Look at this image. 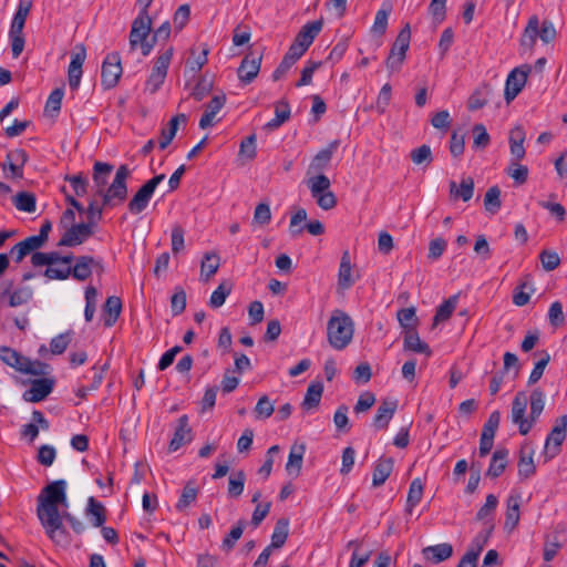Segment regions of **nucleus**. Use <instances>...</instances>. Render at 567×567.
Returning <instances> with one entry per match:
<instances>
[{"instance_id": "nucleus-1", "label": "nucleus", "mask_w": 567, "mask_h": 567, "mask_svg": "<svg viewBox=\"0 0 567 567\" xmlns=\"http://www.w3.org/2000/svg\"><path fill=\"white\" fill-rule=\"evenodd\" d=\"M66 482L58 480L48 484L38 496L37 516L48 537L60 544L66 538V529L61 525L59 506L68 505Z\"/></svg>"}, {"instance_id": "nucleus-2", "label": "nucleus", "mask_w": 567, "mask_h": 567, "mask_svg": "<svg viewBox=\"0 0 567 567\" xmlns=\"http://www.w3.org/2000/svg\"><path fill=\"white\" fill-rule=\"evenodd\" d=\"M113 165L104 162H95L93 165L92 179L95 187V195L103 199V206L113 208L123 204L128 194L127 179L131 176V169L123 164L116 169L113 182L106 187Z\"/></svg>"}, {"instance_id": "nucleus-3", "label": "nucleus", "mask_w": 567, "mask_h": 567, "mask_svg": "<svg viewBox=\"0 0 567 567\" xmlns=\"http://www.w3.org/2000/svg\"><path fill=\"white\" fill-rule=\"evenodd\" d=\"M545 394L536 388L530 395L523 391L516 393L512 402L511 419L518 426L522 435H527L539 419L545 408Z\"/></svg>"}, {"instance_id": "nucleus-4", "label": "nucleus", "mask_w": 567, "mask_h": 567, "mask_svg": "<svg viewBox=\"0 0 567 567\" xmlns=\"http://www.w3.org/2000/svg\"><path fill=\"white\" fill-rule=\"evenodd\" d=\"M354 323L343 310L336 309L327 323L329 344L336 350H343L352 341Z\"/></svg>"}, {"instance_id": "nucleus-5", "label": "nucleus", "mask_w": 567, "mask_h": 567, "mask_svg": "<svg viewBox=\"0 0 567 567\" xmlns=\"http://www.w3.org/2000/svg\"><path fill=\"white\" fill-rule=\"evenodd\" d=\"M32 8V0H19L18 10L13 16L9 38L11 41L12 55L18 58L24 49V34L23 28L25 24L27 17L29 16Z\"/></svg>"}, {"instance_id": "nucleus-6", "label": "nucleus", "mask_w": 567, "mask_h": 567, "mask_svg": "<svg viewBox=\"0 0 567 567\" xmlns=\"http://www.w3.org/2000/svg\"><path fill=\"white\" fill-rule=\"evenodd\" d=\"M566 431L567 415L564 414L555 420V424L545 440L543 455L546 462L560 453L561 444L566 439Z\"/></svg>"}, {"instance_id": "nucleus-7", "label": "nucleus", "mask_w": 567, "mask_h": 567, "mask_svg": "<svg viewBox=\"0 0 567 567\" xmlns=\"http://www.w3.org/2000/svg\"><path fill=\"white\" fill-rule=\"evenodd\" d=\"M165 179L164 174H159L148 179L134 194L127 204V209L133 215L141 214L148 205L156 187Z\"/></svg>"}, {"instance_id": "nucleus-8", "label": "nucleus", "mask_w": 567, "mask_h": 567, "mask_svg": "<svg viewBox=\"0 0 567 567\" xmlns=\"http://www.w3.org/2000/svg\"><path fill=\"white\" fill-rule=\"evenodd\" d=\"M123 69L121 64V56L118 52H112L106 55L102 63L101 70V85L104 90L115 87L122 75Z\"/></svg>"}, {"instance_id": "nucleus-9", "label": "nucleus", "mask_w": 567, "mask_h": 567, "mask_svg": "<svg viewBox=\"0 0 567 567\" xmlns=\"http://www.w3.org/2000/svg\"><path fill=\"white\" fill-rule=\"evenodd\" d=\"M411 39L410 25L405 24L404 28L399 32L390 54L386 59V66L391 71L398 70L403 60L405 59L406 50L409 49Z\"/></svg>"}, {"instance_id": "nucleus-10", "label": "nucleus", "mask_w": 567, "mask_h": 567, "mask_svg": "<svg viewBox=\"0 0 567 567\" xmlns=\"http://www.w3.org/2000/svg\"><path fill=\"white\" fill-rule=\"evenodd\" d=\"M530 71L532 66L528 64H524L511 71L504 90V97L507 103L512 102L520 93Z\"/></svg>"}, {"instance_id": "nucleus-11", "label": "nucleus", "mask_w": 567, "mask_h": 567, "mask_svg": "<svg viewBox=\"0 0 567 567\" xmlns=\"http://www.w3.org/2000/svg\"><path fill=\"white\" fill-rule=\"evenodd\" d=\"M262 53L249 52L241 60L237 74L244 84H250L258 75L261 66Z\"/></svg>"}, {"instance_id": "nucleus-12", "label": "nucleus", "mask_w": 567, "mask_h": 567, "mask_svg": "<svg viewBox=\"0 0 567 567\" xmlns=\"http://www.w3.org/2000/svg\"><path fill=\"white\" fill-rule=\"evenodd\" d=\"M94 234L93 227L86 223L74 224L68 228L58 243L59 247H74L83 244Z\"/></svg>"}, {"instance_id": "nucleus-13", "label": "nucleus", "mask_w": 567, "mask_h": 567, "mask_svg": "<svg viewBox=\"0 0 567 567\" xmlns=\"http://www.w3.org/2000/svg\"><path fill=\"white\" fill-rule=\"evenodd\" d=\"M86 58L84 44H76L71 55V62L68 69L69 85L72 90H76L82 78V65Z\"/></svg>"}, {"instance_id": "nucleus-14", "label": "nucleus", "mask_w": 567, "mask_h": 567, "mask_svg": "<svg viewBox=\"0 0 567 567\" xmlns=\"http://www.w3.org/2000/svg\"><path fill=\"white\" fill-rule=\"evenodd\" d=\"M53 386L54 381L51 379H35L31 382L30 389L22 394V398L25 402H40L52 392Z\"/></svg>"}, {"instance_id": "nucleus-15", "label": "nucleus", "mask_w": 567, "mask_h": 567, "mask_svg": "<svg viewBox=\"0 0 567 567\" xmlns=\"http://www.w3.org/2000/svg\"><path fill=\"white\" fill-rule=\"evenodd\" d=\"M0 359L2 360L3 363L16 369L19 372L37 373V371L30 369L28 358L21 355L18 351L9 347H0Z\"/></svg>"}, {"instance_id": "nucleus-16", "label": "nucleus", "mask_w": 567, "mask_h": 567, "mask_svg": "<svg viewBox=\"0 0 567 567\" xmlns=\"http://www.w3.org/2000/svg\"><path fill=\"white\" fill-rule=\"evenodd\" d=\"M340 145V142L338 140H334L330 142L327 147L322 148L317 153V155L312 158L308 173H320L324 171L329 164L330 161L334 154V152L338 150Z\"/></svg>"}, {"instance_id": "nucleus-17", "label": "nucleus", "mask_w": 567, "mask_h": 567, "mask_svg": "<svg viewBox=\"0 0 567 567\" xmlns=\"http://www.w3.org/2000/svg\"><path fill=\"white\" fill-rule=\"evenodd\" d=\"M323 19L315 20L305 24L297 33L293 42L298 45L309 49L317 35L321 32Z\"/></svg>"}, {"instance_id": "nucleus-18", "label": "nucleus", "mask_w": 567, "mask_h": 567, "mask_svg": "<svg viewBox=\"0 0 567 567\" xmlns=\"http://www.w3.org/2000/svg\"><path fill=\"white\" fill-rule=\"evenodd\" d=\"M398 409V401L385 399L379 405L373 419V426L377 430L386 429Z\"/></svg>"}, {"instance_id": "nucleus-19", "label": "nucleus", "mask_w": 567, "mask_h": 567, "mask_svg": "<svg viewBox=\"0 0 567 567\" xmlns=\"http://www.w3.org/2000/svg\"><path fill=\"white\" fill-rule=\"evenodd\" d=\"M152 30V19L150 16H138L132 23L130 33V44L134 49L140 41L147 39Z\"/></svg>"}, {"instance_id": "nucleus-20", "label": "nucleus", "mask_w": 567, "mask_h": 567, "mask_svg": "<svg viewBox=\"0 0 567 567\" xmlns=\"http://www.w3.org/2000/svg\"><path fill=\"white\" fill-rule=\"evenodd\" d=\"M534 449L528 444L522 445L518 458V476L520 480H527L536 473V465L534 463Z\"/></svg>"}, {"instance_id": "nucleus-21", "label": "nucleus", "mask_w": 567, "mask_h": 567, "mask_svg": "<svg viewBox=\"0 0 567 567\" xmlns=\"http://www.w3.org/2000/svg\"><path fill=\"white\" fill-rule=\"evenodd\" d=\"M12 282L9 284V287L1 292V298H8V306L11 308H16L22 305L28 303L33 298V290L25 286L20 287L14 290H11Z\"/></svg>"}, {"instance_id": "nucleus-22", "label": "nucleus", "mask_w": 567, "mask_h": 567, "mask_svg": "<svg viewBox=\"0 0 567 567\" xmlns=\"http://www.w3.org/2000/svg\"><path fill=\"white\" fill-rule=\"evenodd\" d=\"M192 441V429L188 424V416L182 415L178 419V425L175 430L174 436L169 442L168 449L171 452L177 451L181 446Z\"/></svg>"}, {"instance_id": "nucleus-23", "label": "nucleus", "mask_w": 567, "mask_h": 567, "mask_svg": "<svg viewBox=\"0 0 567 567\" xmlns=\"http://www.w3.org/2000/svg\"><path fill=\"white\" fill-rule=\"evenodd\" d=\"M226 95L224 93L215 95L207 103L206 110L199 120V127L205 130L214 124L216 114L224 107Z\"/></svg>"}, {"instance_id": "nucleus-24", "label": "nucleus", "mask_w": 567, "mask_h": 567, "mask_svg": "<svg viewBox=\"0 0 567 567\" xmlns=\"http://www.w3.org/2000/svg\"><path fill=\"white\" fill-rule=\"evenodd\" d=\"M458 298L460 292L451 296L437 307L435 315L433 317L431 329L437 328L439 324L447 321L451 318L452 313L456 309Z\"/></svg>"}, {"instance_id": "nucleus-25", "label": "nucleus", "mask_w": 567, "mask_h": 567, "mask_svg": "<svg viewBox=\"0 0 567 567\" xmlns=\"http://www.w3.org/2000/svg\"><path fill=\"white\" fill-rule=\"evenodd\" d=\"M474 195V179L472 177L462 178L460 185L454 181L450 182V196L452 199H462L468 202Z\"/></svg>"}, {"instance_id": "nucleus-26", "label": "nucleus", "mask_w": 567, "mask_h": 567, "mask_svg": "<svg viewBox=\"0 0 567 567\" xmlns=\"http://www.w3.org/2000/svg\"><path fill=\"white\" fill-rule=\"evenodd\" d=\"M85 515L94 527H102L106 522V508L93 496L87 499Z\"/></svg>"}, {"instance_id": "nucleus-27", "label": "nucleus", "mask_w": 567, "mask_h": 567, "mask_svg": "<svg viewBox=\"0 0 567 567\" xmlns=\"http://www.w3.org/2000/svg\"><path fill=\"white\" fill-rule=\"evenodd\" d=\"M520 495H509L507 498V508L505 514L504 528L512 532L519 522Z\"/></svg>"}, {"instance_id": "nucleus-28", "label": "nucleus", "mask_w": 567, "mask_h": 567, "mask_svg": "<svg viewBox=\"0 0 567 567\" xmlns=\"http://www.w3.org/2000/svg\"><path fill=\"white\" fill-rule=\"evenodd\" d=\"M122 312V300L117 296H110L103 305L104 326L112 327Z\"/></svg>"}, {"instance_id": "nucleus-29", "label": "nucleus", "mask_w": 567, "mask_h": 567, "mask_svg": "<svg viewBox=\"0 0 567 567\" xmlns=\"http://www.w3.org/2000/svg\"><path fill=\"white\" fill-rule=\"evenodd\" d=\"M393 458L392 457H380L373 468L372 485L374 487L381 486L385 483L388 477L393 471Z\"/></svg>"}, {"instance_id": "nucleus-30", "label": "nucleus", "mask_w": 567, "mask_h": 567, "mask_svg": "<svg viewBox=\"0 0 567 567\" xmlns=\"http://www.w3.org/2000/svg\"><path fill=\"white\" fill-rule=\"evenodd\" d=\"M508 451L506 449L496 450L491 458L486 476L497 478L503 474L507 466Z\"/></svg>"}, {"instance_id": "nucleus-31", "label": "nucleus", "mask_w": 567, "mask_h": 567, "mask_svg": "<svg viewBox=\"0 0 567 567\" xmlns=\"http://www.w3.org/2000/svg\"><path fill=\"white\" fill-rule=\"evenodd\" d=\"M290 113L291 110L287 100L277 101L275 103V117L265 125V128L269 131L279 128L290 118Z\"/></svg>"}, {"instance_id": "nucleus-32", "label": "nucleus", "mask_w": 567, "mask_h": 567, "mask_svg": "<svg viewBox=\"0 0 567 567\" xmlns=\"http://www.w3.org/2000/svg\"><path fill=\"white\" fill-rule=\"evenodd\" d=\"M93 256L83 255L75 258V264L71 267V276L79 281H84L92 275Z\"/></svg>"}, {"instance_id": "nucleus-33", "label": "nucleus", "mask_w": 567, "mask_h": 567, "mask_svg": "<svg viewBox=\"0 0 567 567\" xmlns=\"http://www.w3.org/2000/svg\"><path fill=\"white\" fill-rule=\"evenodd\" d=\"M493 89L489 84L483 83L480 85L468 97L467 109L470 111H477L484 107L489 100Z\"/></svg>"}, {"instance_id": "nucleus-34", "label": "nucleus", "mask_w": 567, "mask_h": 567, "mask_svg": "<svg viewBox=\"0 0 567 567\" xmlns=\"http://www.w3.org/2000/svg\"><path fill=\"white\" fill-rule=\"evenodd\" d=\"M305 451V444H293L291 446L288 456V462L286 464V471L288 472L289 475H293L295 477H297L300 474Z\"/></svg>"}, {"instance_id": "nucleus-35", "label": "nucleus", "mask_w": 567, "mask_h": 567, "mask_svg": "<svg viewBox=\"0 0 567 567\" xmlns=\"http://www.w3.org/2000/svg\"><path fill=\"white\" fill-rule=\"evenodd\" d=\"M353 284L354 279L352 278V266L350 255L348 251H344L340 260L338 285L342 289H349Z\"/></svg>"}, {"instance_id": "nucleus-36", "label": "nucleus", "mask_w": 567, "mask_h": 567, "mask_svg": "<svg viewBox=\"0 0 567 567\" xmlns=\"http://www.w3.org/2000/svg\"><path fill=\"white\" fill-rule=\"evenodd\" d=\"M525 132L522 127H515L509 134L511 154L514 157L513 162H518L524 158L526 152L524 148Z\"/></svg>"}, {"instance_id": "nucleus-37", "label": "nucleus", "mask_w": 567, "mask_h": 567, "mask_svg": "<svg viewBox=\"0 0 567 567\" xmlns=\"http://www.w3.org/2000/svg\"><path fill=\"white\" fill-rule=\"evenodd\" d=\"M289 534V519L286 517L279 518L276 522L272 535H271V543L269 545L272 549H279L281 548L288 538Z\"/></svg>"}, {"instance_id": "nucleus-38", "label": "nucleus", "mask_w": 567, "mask_h": 567, "mask_svg": "<svg viewBox=\"0 0 567 567\" xmlns=\"http://www.w3.org/2000/svg\"><path fill=\"white\" fill-rule=\"evenodd\" d=\"M220 258L216 252H206L200 264V278L207 282L218 270Z\"/></svg>"}, {"instance_id": "nucleus-39", "label": "nucleus", "mask_w": 567, "mask_h": 567, "mask_svg": "<svg viewBox=\"0 0 567 567\" xmlns=\"http://www.w3.org/2000/svg\"><path fill=\"white\" fill-rule=\"evenodd\" d=\"M322 393L323 384L320 381L311 382L302 401V408L306 410L316 409L320 404Z\"/></svg>"}, {"instance_id": "nucleus-40", "label": "nucleus", "mask_w": 567, "mask_h": 567, "mask_svg": "<svg viewBox=\"0 0 567 567\" xmlns=\"http://www.w3.org/2000/svg\"><path fill=\"white\" fill-rule=\"evenodd\" d=\"M538 28H539L538 17L532 16L528 19L527 25L525 27V30L520 38V45L523 48L532 49L535 45L537 37H539Z\"/></svg>"}, {"instance_id": "nucleus-41", "label": "nucleus", "mask_w": 567, "mask_h": 567, "mask_svg": "<svg viewBox=\"0 0 567 567\" xmlns=\"http://www.w3.org/2000/svg\"><path fill=\"white\" fill-rule=\"evenodd\" d=\"M453 555V546L450 543H442L427 546V560L433 564H440L447 560Z\"/></svg>"}, {"instance_id": "nucleus-42", "label": "nucleus", "mask_w": 567, "mask_h": 567, "mask_svg": "<svg viewBox=\"0 0 567 567\" xmlns=\"http://www.w3.org/2000/svg\"><path fill=\"white\" fill-rule=\"evenodd\" d=\"M13 205L18 210L34 213L37 209V198L33 193L20 192L12 198Z\"/></svg>"}, {"instance_id": "nucleus-43", "label": "nucleus", "mask_w": 567, "mask_h": 567, "mask_svg": "<svg viewBox=\"0 0 567 567\" xmlns=\"http://www.w3.org/2000/svg\"><path fill=\"white\" fill-rule=\"evenodd\" d=\"M392 11V6L389 2L382 4V8L378 10L373 25L371 28L372 33L383 35L386 31L388 19Z\"/></svg>"}, {"instance_id": "nucleus-44", "label": "nucleus", "mask_w": 567, "mask_h": 567, "mask_svg": "<svg viewBox=\"0 0 567 567\" xmlns=\"http://www.w3.org/2000/svg\"><path fill=\"white\" fill-rule=\"evenodd\" d=\"M195 49H192L190 50V54H192V58H189L187 61H186V70H189L190 72L193 73H196L198 72L208 61V53H209V48L207 44H202L200 45V52L195 55Z\"/></svg>"}, {"instance_id": "nucleus-45", "label": "nucleus", "mask_w": 567, "mask_h": 567, "mask_svg": "<svg viewBox=\"0 0 567 567\" xmlns=\"http://www.w3.org/2000/svg\"><path fill=\"white\" fill-rule=\"evenodd\" d=\"M525 281H523L515 290L513 295V302L517 307H523L529 302L530 299V292H534V289L532 287V277L530 275H526Z\"/></svg>"}, {"instance_id": "nucleus-46", "label": "nucleus", "mask_w": 567, "mask_h": 567, "mask_svg": "<svg viewBox=\"0 0 567 567\" xmlns=\"http://www.w3.org/2000/svg\"><path fill=\"white\" fill-rule=\"evenodd\" d=\"M423 496V484L421 478H415L412 481L408 498H406V513L412 514L413 508L421 502Z\"/></svg>"}, {"instance_id": "nucleus-47", "label": "nucleus", "mask_w": 567, "mask_h": 567, "mask_svg": "<svg viewBox=\"0 0 567 567\" xmlns=\"http://www.w3.org/2000/svg\"><path fill=\"white\" fill-rule=\"evenodd\" d=\"M197 494L198 488L194 485V482H187L176 504V509L178 512L185 511L192 503L196 501Z\"/></svg>"}, {"instance_id": "nucleus-48", "label": "nucleus", "mask_w": 567, "mask_h": 567, "mask_svg": "<svg viewBox=\"0 0 567 567\" xmlns=\"http://www.w3.org/2000/svg\"><path fill=\"white\" fill-rule=\"evenodd\" d=\"M246 474L244 471L234 472L228 480V495L233 498L239 497L245 487Z\"/></svg>"}, {"instance_id": "nucleus-49", "label": "nucleus", "mask_w": 567, "mask_h": 567, "mask_svg": "<svg viewBox=\"0 0 567 567\" xmlns=\"http://www.w3.org/2000/svg\"><path fill=\"white\" fill-rule=\"evenodd\" d=\"M398 321L403 331L416 329L419 319L413 307L400 309L396 313Z\"/></svg>"}, {"instance_id": "nucleus-50", "label": "nucleus", "mask_w": 567, "mask_h": 567, "mask_svg": "<svg viewBox=\"0 0 567 567\" xmlns=\"http://www.w3.org/2000/svg\"><path fill=\"white\" fill-rule=\"evenodd\" d=\"M484 206L485 209L493 215L499 210L502 202L498 186H492L487 189L484 196Z\"/></svg>"}, {"instance_id": "nucleus-51", "label": "nucleus", "mask_w": 567, "mask_h": 567, "mask_svg": "<svg viewBox=\"0 0 567 567\" xmlns=\"http://www.w3.org/2000/svg\"><path fill=\"white\" fill-rule=\"evenodd\" d=\"M307 185L310 189V193L313 196H317V195H320L321 193H326L328 190H330V179L323 175V174H318L317 176L315 177H311L307 181Z\"/></svg>"}, {"instance_id": "nucleus-52", "label": "nucleus", "mask_w": 567, "mask_h": 567, "mask_svg": "<svg viewBox=\"0 0 567 567\" xmlns=\"http://www.w3.org/2000/svg\"><path fill=\"white\" fill-rule=\"evenodd\" d=\"M174 49L169 47L165 52H163L155 61L152 73L161 75L166 79L167 70L171 64L173 58Z\"/></svg>"}, {"instance_id": "nucleus-53", "label": "nucleus", "mask_w": 567, "mask_h": 567, "mask_svg": "<svg viewBox=\"0 0 567 567\" xmlns=\"http://www.w3.org/2000/svg\"><path fill=\"white\" fill-rule=\"evenodd\" d=\"M247 523L245 519H239L237 525L234 526L229 534L223 539V548L227 551L231 550L236 542L241 537Z\"/></svg>"}, {"instance_id": "nucleus-54", "label": "nucleus", "mask_w": 567, "mask_h": 567, "mask_svg": "<svg viewBox=\"0 0 567 567\" xmlns=\"http://www.w3.org/2000/svg\"><path fill=\"white\" fill-rule=\"evenodd\" d=\"M231 292V285L221 282L212 293L209 306L214 309L221 307Z\"/></svg>"}, {"instance_id": "nucleus-55", "label": "nucleus", "mask_w": 567, "mask_h": 567, "mask_svg": "<svg viewBox=\"0 0 567 567\" xmlns=\"http://www.w3.org/2000/svg\"><path fill=\"white\" fill-rule=\"evenodd\" d=\"M404 350L425 352V344L420 340L416 329L404 331Z\"/></svg>"}, {"instance_id": "nucleus-56", "label": "nucleus", "mask_w": 567, "mask_h": 567, "mask_svg": "<svg viewBox=\"0 0 567 567\" xmlns=\"http://www.w3.org/2000/svg\"><path fill=\"white\" fill-rule=\"evenodd\" d=\"M238 155L239 157H244L247 161H252L256 157L257 150L255 134H251L241 141Z\"/></svg>"}, {"instance_id": "nucleus-57", "label": "nucleus", "mask_w": 567, "mask_h": 567, "mask_svg": "<svg viewBox=\"0 0 567 567\" xmlns=\"http://www.w3.org/2000/svg\"><path fill=\"white\" fill-rule=\"evenodd\" d=\"M473 147L484 150L491 142L489 134L483 124H475L473 126Z\"/></svg>"}, {"instance_id": "nucleus-58", "label": "nucleus", "mask_w": 567, "mask_h": 567, "mask_svg": "<svg viewBox=\"0 0 567 567\" xmlns=\"http://www.w3.org/2000/svg\"><path fill=\"white\" fill-rule=\"evenodd\" d=\"M539 354L542 355V358L535 363V367L532 370V373L528 378V384H534L538 382V380H540V378L544 374L546 365L550 361V355L547 351H542L539 352Z\"/></svg>"}, {"instance_id": "nucleus-59", "label": "nucleus", "mask_w": 567, "mask_h": 567, "mask_svg": "<svg viewBox=\"0 0 567 567\" xmlns=\"http://www.w3.org/2000/svg\"><path fill=\"white\" fill-rule=\"evenodd\" d=\"M506 173L515 181L516 184H525L528 178V168L518 162H511Z\"/></svg>"}, {"instance_id": "nucleus-60", "label": "nucleus", "mask_w": 567, "mask_h": 567, "mask_svg": "<svg viewBox=\"0 0 567 567\" xmlns=\"http://www.w3.org/2000/svg\"><path fill=\"white\" fill-rule=\"evenodd\" d=\"M186 308V292L183 288H175V292L171 298V309L173 316H179Z\"/></svg>"}, {"instance_id": "nucleus-61", "label": "nucleus", "mask_w": 567, "mask_h": 567, "mask_svg": "<svg viewBox=\"0 0 567 567\" xmlns=\"http://www.w3.org/2000/svg\"><path fill=\"white\" fill-rule=\"evenodd\" d=\"M212 89L213 81L209 80L206 75H203L194 86L190 96H193L196 101H202L210 93Z\"/></svg>"}, {"instance_id": "nucleus-62", "label": "nucleus", "mask_w": 567, "mask_h": 567, "mask_svg": "<svg viewBox=\"0 0 567 567\" xmlns=\"http://www.w3.org/2000/svg\"><path fill=\"white\" fill-rule=\"evenodd\" d=\"M451 123L452 118L446 110L439 111L431 117L432 126L442 133H446L450 130Z\"/></svg>"}, {"instance_id": "nucleus-63", "label": "nucleus", "mask_w": 567, "mask_h": 567, "mask_svg": "<svg viewBox=\"0 0 567 567\" xmlns=\"http://www.w3.org/2000/svg\"><path fill=\"white\" fill-rule=\"evenodd\" d=\"M465 135V133H460L457 130L452 132L450 140V152L452 156L460 157L464 153Z\"/></svg>"}, {"instance_id": "nucleus-64", "label": "nucleus", "mask_w": 567, "mask_h": 567, "mask_svg": "<svg viewBox=\"0 0 567 567\" xmlns=\"http://www.w3.org/2000/svg\"><path fill=\"white\" fill-rule=\"evenodd\" d=\"M72 339V332L68 331L54 337L50 342L51 352L53 354H62Z\"/></svg>"}]
</instances>
